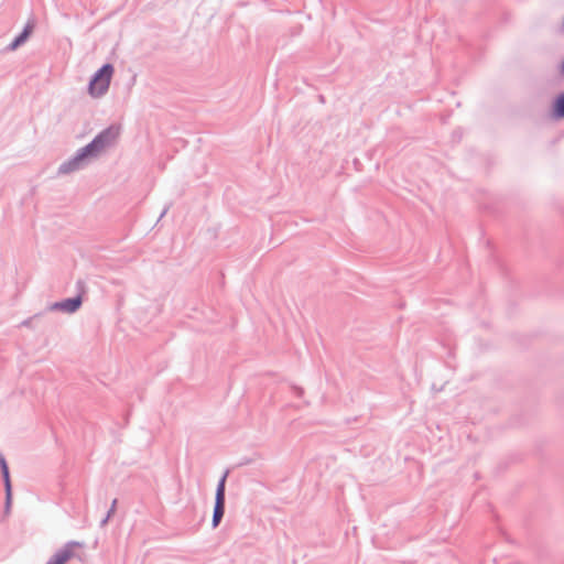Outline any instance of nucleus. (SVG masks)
<instances>
[{
    "instance_id": "10",
    "label": "nucleus",
    "mask_w": 564,
    "mask_h": 564,
    "mask_svg": "<svg viewBox=\"0 0 564 564\" xmlns=\"http://www.w3.org/2000/svg\"><path fill=\"white\" fill-rule=\"evenodd\" d=\"M229 470L227 469L224 475L218 480L215 494V500L226 501V480L228 477Z\"/></svg>"
},
{
    "instance_id": "4",
    "label": "nucleus",
    "mask_w": 564,
    "mask_h": 564,
    "mask_svg": "<svg viewBox=\"0 0 564 564\" xmlns=\"http://www.w3.org/2000/svg\"><path fill=\"white\" fill-rule=\"evenodd\" d=\"M83 304V297L80 294L68 297L62 301H57L47 305L45 311L48 312H64L67 314L76 313Z\"/></svg>"
},
{
    "instance_id": "2",
    "label": "nucleus",
    "mask_w": 564,
    "mask_h": 564,
    "mask_svg": "<svg viewBox=\"0 0 564 564\" xmlns=\"http://www.w3.org/2000/svg\"><path fill=\"white\" fill-rule=\"evenodd\" d=\"M120 134V127L111 124L101 130L88 144L85 147L89 150L93 158H96L102 150L111 147Z\"/></svg>"
},
{
    "instance_id": "6",
    "label": "nucleus",
    "mask_w": 564,
    "mask_h": 564,
    "mask_svg": "<svg viewBox=\"0 0 564 564\" xmlns=\"http://www.w3.org/2000/svg\"><path fill=\"white\" fill-rule=\"evenodd\" d=\"M0 471L4 485V491H6V508L9 509L12 501V486H11V479H10V471L9 466L7 464L6 458L3 455H0Z\"/></svg>"
},
{
    "instance_id": "7",
    "label": "nucleus",
    "mask_w": 564,
    "mask_h": 564,
    "mask_svg": "<svg viewBox=\"0 0 564 564\" xmlns=\"http://www.w3.org/2000/svg\"><path fill=\"white\" fill-rule=\"evenodd\" d=\"M34 28V24L32 21H29L25 26L23 28V30L21 31L20 34H18L13 40L12 42L7 46V50L8 51H14L17 50L19 46H21L22 44H24L26 42V40L29 39V36L31 35L32 33V30Z\"/></svg>"
},
{
    "instance_id": "3",
    "label": "nucleus",
    "mask_w": 564,
    "mask_h": 564,
    "mask_svg": "<svg viewBox=\"0 0 564 564\" xmlns=\"http://www.w3.org/2000/svg\"><path fill=\"white\" fill-rule=\"evenodd\" d=\"M90 158L93 156L86 147L78 149L72 158L59 165L58 174L66 175L84 169Z\"/></svg>"
},
{
    "instance_id": "1",
    "label": "nucleus",
    "mask_w": 564,
    "mask_h": 564,
    "mask_svg": "<svg viewBox=\"0 0 564 564\" xmlns=\"http://www.w3.org/2000/svg\"><path fill=\"white\" fill-rule=\"evenodd\" d=\"M113 70L112 64L105 63L91 75L88 83V94L91 97L99 98L108 91Z\"/></svg>"
},
{
    "instance_id": "12",
    "label": "nucleus",
    "mask_w": 564,
    "mask_h": 564,
    "mask_svg": "<svg viewBox=\"0 0 564 564\" xmlns=\"http://www.w3.org/2000/svg\"><path fill=\"white\" fill-rule=\"evenodd\" d=\"M117 502L118 500L117 499H113L112 502H111V506H110V509L108 510V514L112 516L116 511V506H117Z\"/></svg>"
},
{
    "instance_id": "5",
    "label": "nucleus",
    "mask_w": 564,
    "mask_h": 564,
    "mask_svg": "<svg viewBox=\"0 0 564 564\" xmlns=\"http://www.w3.org/2000/svg\"><path fill=\"white\" fill-rule=\"evenodd\" d=\"M78 545L79 543L75 541L67 542L62 549L56 551L52 557H50L46 564H65L74 555L73 546Z\"/></svg>"
},
{
    "instance_id": "11",
    "label": "nucleus",
    "mask_w": 564,
    "mask_h": 564,
    "mask_svg": "<svg viewBox=\"0 0 564 564\" xmlns=\"http://www.w3.org/2000/svg\"><path fill=\"white\" fill-rule=\"evenodd\" d=\"M43 313H37V314H34L33 316L24 319L21 322L20 326L21 327H31L32 326V322L37 318L39 316H41Z\"/></svg>"
},
{
    "instance_id": "14",
    "label": "nucleus",
    "mask_w": 564,
    "mask_h": 564,
    "mask_svg": "<svg viewBox=\"0 0 564 564\" xmlns=\"http://www.w3.org/2000/svg\"><path fill=\"white\" fill-rule=\"evenodd\" d=\"M169 208H170L169 206L164 207V209L162 210V213H161V215L159 217V220L165 216V214L167 213Z\"/></svg>"
},
{
    "instance_id": "13",
    "label": "nucleus",
    "mask_w": 564,
    "mask_h": 564,
    "mask_svg": "<svg viewBox=\"0 0 564 564\" xmlns=\"http://www.w3.org/2000/svg\"><path fill=\"white\" fill-rule=\"evenodd\" d=\"M110 518H111V516L107 513V514L104 517V519L100 521V527H105V525L108 523V521H109V519H110Z\"/></svg>"
},
{
    "instance_id": "8",
    "label": "nucleus",
    "mask_w": 564,
    "mask_h": 564,
    "mask_svg": "<svg viewBox=\"0 0 564 564\" xmlns=\"http://www.w3.org/2000/svg\"><path fill=\"white\" fill-rule=\"evenodd\" d=\"M225 502L226 501L215 500L212 518L213 529H216L223 520V517L225 514Z\"/></svg>"
},
{
    "instance_id": "15",
    "label": "nucleus",
    "mask_w": 564,
    "mask_h": 564,
    "mask_svg": "<svg viewBox=\"0 0 564 564\" xmlns=\"http://www.w3.org/2000/svg\"><path fill=\"white\" fill-rule=\"evenodd\" d=\"M560 73L564 75V59H563V63L561 64Z\"/></svg>"
},
{
    "instance_id": "16",
    "label": "nucleus",
    "mask_w": 564,
    "mask_h": 564,
    "mask_svg": "<svg viewBox=\"0 0 564 564\" xmlns=\"http://www.w3.org/2000/svg\"><path fill=\"white\" fill-rule=\"evenodd\" d=\"M297 394L300 395L303 392V389L296 388Z\"/></svg>"
},
{
    "instance_id": "9",
    "label": "nucleus",
    "mask_w": 564,
    "mask_h": 564,
    "mask_svg": "<svg viewBox=\"0 0 564 564\" xmlns=\"http://www.w3.org/2000/svg\"><path fill=\"white\" fill-rule=\"evenodd\" d=\"M552 116L555 119H564V91L558 94L553 100Z\"/></svg>"
}]
</instances>
